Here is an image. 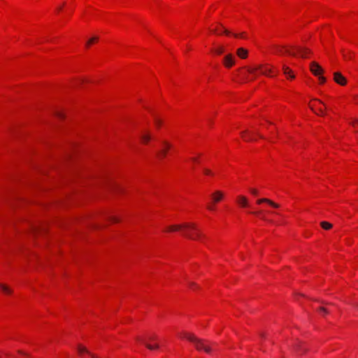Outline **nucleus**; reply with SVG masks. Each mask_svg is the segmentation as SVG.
<instances>
[{"instance_id":"7c9ffc66","label":"nucleus","mask_w":358,"mask_h":358,"mask_svg":"<svg viewBox=\"0 0 358 358\" xmlns=\"http://www.w3.org/2000/svg\"><path fill=\"white\" fill-rule=\"evenodd\" d=\"M252 213H254L257 215H262L263 213L262 210H259V211L253 212Z\"/></svg>"},{"instance_id":"de8ad7c7","label":"nucleus","mask_w":358,"mask_h":358,"mask_svg":"<svg viewBox=\"0 0 358 358\" xmlns=\"http://www.w3.org/2000/svg\"><path fill=\"white\" fill-rule=\"evenodd\" d=\"M357 307H358V305H357Z\"/></svg>"},{"instance_id":"7ed1b4c3","label":"nucleus","mask_w":358,"mask_h":358,"mask_svg":"<svg viewBox=\"0 0 358 358\" xmlns=\"http://www.w3.org/2000/svg\"><path fill=\"white\" fill-rule=\"evenodd\" d=\"M247 71L248 73L254 76H257V72H259V74L269 76V73L271 72V69L264 65H257L253 67H247Z\"/></svg>"},{"instance_id":"a18cd8bd","label":"nucleus","mask_w":358,"mask_h":358,"mask_svg":"<svg viewBox=\"0 0 358 358\" xmlns=\"http://www.w3.org/2000/svg\"><path fill=\"white\" fill-rule=\"evenodd\" d=\"M141 341H142V343H144L145 344L146 343H145V342H144V341H143L142 339H141Z\"/></svg>"},{"instance_id":"72a5a7b5","label":"nucleus","mask_w":358,"mask_h":358,"mask_svg":"<svg viewBox=\"0 0 358 358\" xmlns=\"http://www.w3.org/2000/svg\"><path fill=\"white\" fill-rule=\"evenodd\" d=\"M189 286H190L191 287H196V285L194 282H189Z\"/></svg>"},{"instance_id":"dca6fc26","label":"nucleus","mask_w":358,"mask_h":358,"mask_svg":"<svg viewBox=\"0 0 358 358\" xmlns=\"http://www.w3.org/2000/svg\"><path fill=\"white\" fill-rule=\"evenodd\" d=\"M282 70H283V73L285 75H287V76L289 75L292 79L294 78V75L292 74V70L288 66L284 65L282 66Z\"/></svg>"},{"instance_id":"58836bf2","label":"nucleus","mask_w":358,"mask_h":358,"mask_svg":"<svg viewBox=\"0 0 358 358\" xmlns=\"http://www.w3.org/2000/svg\"><path fill=\"white\" fill-rule=\"evenodd\" d=\"M18 352H19L20 354H22V355H26L25 353H24L23 352H22L21 350H19V351H18Z\"/></svg>"},{"instance_id":"0eeeda50","label":"nucleus","mask_w":358,"mask_h":358,"mask_svg":"<svg viewBox=\"0 0 358 358\" xmlns=\"http://www.w3.org/2000/svg\"><path fill=\"white\" fill-rule=\"evenodd\" d=\"M334 80L341 85H345L347 83L346 78L340 72L334 73Z\"/></svg>"},{"instance_id":"6e6552de","label":"nucleus","mask_w":358,"mask_h":358,"mask_svg":"<svg viewBox=\"0 0 358 358\" xmlns=\"http://www.w3.org/2000/svg\"><path fill=\"white\" fill-rule=\"evenodd\" d=\"M292 48L294 50H295L299 53L300 57H303V58L306 57L307 55L310 52V50L306 48L297 46V47H292Z\"/></svg>"},{"instance_id":"c756f323","label":"nucleus","mask_w":358,"mask_h":358,"mask_svg":"<svg viewBox=\"0 0 358 358\" xmlns=\"http://www.w3.org/2000/svg\"><path fill=\"white\" fill-rule=\"evenodd\" d=\"M250 192H251L253 195H257V194H258V191H257V189H254V188L250 189Z\"/></svg>"},{"instance_id":"9d476101","label":"nucleus","mask_w":358,"mask_h":358,"mask_svg":"<svg viewBox=\"0 0 358 358\" xmlns=\"http://www.w3.org/2000/svg\"><path fill=\"white\" fill-rule=\"evenodd\" d=\"M266 203L268 205H270L271 206L273 207V208H279V205L275 202H273V201L268 199H266V198H264V199H259L257 201V204H261V203Z\"/></svg>"},{"instance_id":"423d86ee","label":"nucleus","mask_w":358,"mask_h":358,"mask_svg":"<svg viewBox=\"0 0 358 358\" xmlns=\"http://www.w3.org/2000/svg\"><path fill=\"white\" fill-rule=\"evenodd\" d=\"M234 59L235 57L233 55L228 54L224 57L223 64L226 67L230 68L235 64Z\"/></svg>"},{"instance_id":"6ab92c4d","label":"nucleus","mask_w":358,"mask_h":358,"mask_svg":"<svg viewBox=\"0 0 358 358\" xmlns=\"http://www.w3.org/2000/svg\"><path fill=\"white\" fill-rule=\"evenodd\" d=\"M321 227L326 230L330 229L332 227V224L329 222L323 221L320 223Z\"/></svg>"},{"instance_id":"20e7f679","label":"nucleus","mask_w":358,"mask_h":358,"mask_svg":"<svg viewBox=\"0 0 358 358\" xmlns=\"http://www.w3.org/2000/svg\"><path fill=\"white\" fill-rule=\"evenodd\" d=\"M322 105L324 104L321 101L316 100L315 103L310 104V108L317 115H324V109L322 107Z\"/></svg>"},{"instance_id":"4468645a","label":"nucleus","mask_w":358,"mask_h":358,"mask_svg":"<svg viewBox=\"0 0 358 358\" xmlns=\"http://www.w3.org/2000/svg\"><path fill=\"white\" fill-rule=\"evenodd\" d=\"M276 52H278L279 54H282V53L285 52V53H287V54H289L290 55H292V56H295L296 55L295 52H292V51H290L289 50H288L287 48H286L285 47H278V48H277Z\"/></svg>"},{"instance_id":"c85d7f7f","label":"nucleus","mask_w":358,"mask_h":358,"mask_svg":"<svg viewBox=\"0 0 358 358\" xmlns=\"http://www.w3.org/2000/svg\"><path fill=\"white\" fill-rule=\"evenodd\" d=\"M109 220L111 221V222H117L119 221V220L115 217H113V216H111L109 217Z\"/></svg>"},{"instance_id":"5701e85b","label":"nucleus","mask_w":358,"mask_h":358,"mask_svg":"<svg viewBox=\"0 0 358 358\" xmlns=\"http://www.w3.org/2000/svg\"><path fill=\"white\" fill-rule=\"evenodd\" d=\"M145 345H146V347L149 350H155V349H158L159 348V345H152L149 344V343H145Z\"/></svg>"},{"instance_id":"f03ea898","label":"nucleus","mask_w":358,"mask_h":358,"mask_svg":"<svg viewBox=\"0 0 358 358\" xmlns=\"http://www.w3.org/2000/svg\"><path fill=\"white\" fill-rule=\"evenodd\" d=\"M180 229H186L189 231H192L194 233H188L186 234L187 237L192 239H197L201 236V234L196 229V226L194 224L185 223L183 224L178 225H171L168 227V231H178Z\"/></svg>"},{"instance_id":"f8f14e48","label":"nucleus","mask_w":358,"mask_h":358,"mask_svg":"<svg viewBox=\"0 0 358 358\" xmlns=\"http://www.w3.org/2000/svg\"><path fill=\"white\" fill-rule=\"evenodd\" d=\"M294 351L297 353V354H301L302 352H304L307 350L306 348H304L303 346H302V343L301 342H297L296 343L294 344Z\"/></svg>"},{"instance_id":"e433bc0d","label":"nucleus","mask_w":358,"mask_h":358,"mask_svg":"<svg viewBox=\"0 0 358 358\" xmlns=\"http://www.w3.org/2000/svg\"><path fill=\"white\" fill-rule=\"evenodd\" d=\"M148 340H149V341H153V340H155V337H153V336H150V337L148 338Z\"/></svg>"},{"instance_id":"393cba45","label":"nucleus","mask_w":358,"mask_h":358,"mask_svg":"<svg viewBox=\"0 0 358 358\" xmlns=\"http://www.w3.org/2000/svg\"><path fill=\"white\" fill-rule=\"evenodd\" d=\"M98 40V37H92L87 42V47H88L90 44H92L93 42H95Z\"/></svg>"},{"instance_id":"c03bdc74","label":"nucleus","mask_w":358,"mask_h":358,"mask_svg":"<svg viewBox=\"0 0 358 358\" xmlns=\"http://www.w3.org/2000/svg\"><path fill=\"white\" fill-rule=\"evenodd\" d=\"M262 218L263 220H266V218L264 217V216H262Z\"/></svg>"},{"instance_id":"f257e3e1","label":"nucleus","mask_w":358,"mask_h":358,"mask_svg":"<svg viewBox=\"0 0 358 358\" xmlns=\"http://www.w3.org/2000/svg\"><path fill=\"white\" fill-rule=\"evenodd\" d=\"M182 336L185 338L192 342L194 345L197 350H203L206 353L211 352L212 348L209 344H208V342L206 341L200 339L196 337L194 334L186 332L184 333Z\"/></svg>"},{"instance_id":"ddd939ff","label":"nucleus","mask_w":358,"mask_h":358,"mask_svg":"<svg viewBox=\"0 0 358 358\" xmlns=\"http://www.w3.org/2000/svg\"><path fill=\"white\" fill-rule=\"evenodd\" d=\"M237 202L242 206V207H248L249 206L248 199L244 196H238L237 198Z\"/></svg>"},{"instance_id":"9b49d317","label":"nucleus","mask_w":358,"mask_h":358,"mask_svg":"<svg viewBox=\"0 0 358 358\" xmlns=\"http://www.w3.org/2000/svg\"><path fill=\"white\" fill-rule=\"evenodd\" d=\"M224 194L221 191H216L212 194V199L213 203L219 202L223 198Z\"/></svg>"},{"instance_id":"473e14b6","label":"nucleus","mask_w":358,"mask_h":358,"mask_svg":"<svg viewBox=\"0 0 358 358\" xmlns=\"http://www.w3.org/2000/svg\"><path fill=\"white\" fill-rule=\"evenodd\" d=\"M190 159L193 162H198V161H199L197 157H192Z\"/></svg>"},{"instance_id":"a211bd4d","label":"nucleus","mask_w":358,"mask_h":358,"mask_svg":"<svg viewBox=\"0 0 358 358\" xmlns=\"http://www.w3.org/2000/svg\"><path fill=\"white\" fill-rule=\"evenodd\" d=\"M0 289L7 294H11L13 291L10 289L7 285L3 284H0Z\"/></svg>"},{"instance_id":"4be33fe9","label":"nucleus","mask_w":358,"mask_h":358,"mask_svg":"<svg viewBox=\"0 0 358 358\" xmlns=\"http://www.w3.org/2000/svg\"><path fill=\"white\" fill-rule=\"evenodd\" d=\"M318 311L321 313H322L323 315H326V314H328L329 313V311L328 310L323 307V306H321L318 308Z\"/></svg>"},{"instance_id":"b1692460","label":"nucleus","mask_w":358,"mask_h":358,"mask_svg":"<svg viewBox=\"0 0 358 358\" xmlns=\"http://www.w3.org/2000/svg\"><path fill=\"white\" fill-rule=\"evenodd\" d=\"M215 52L217 55H221V54H222L224 52V48L223 47H218L217 48H216L215 50Z\"/></svg>"},{"instance_id":"37998d69","label":"nucleus","mask_w":358,"mask_h":358,"mask_svg":"<svg viewBox=\"0 0 358 358\" xmlns=\"http://www.w3.org/2000/svg\"><path fill=\"white\" fill-rule=\"evenodd\" d=\"M62 9V6H59V8H58V10H60Z\"/></svg>"},{"instance_id":"49530a36","label":"nucleus","mask_w":358,"mask_h":358,"mask_svg":"<svg viewBox=\"0 0 358 358\" xmlns=\"http://www.w3.org/2000/svg\"><path fill=\"white\" fill-rule=\"evenodd\" d=\"M357 307H358V305H357Z\"/></svg>"},{"instance_id":"f3484780","label":"nucleus","mask_w":358,"mask_h":358,"mask_svg":"<svg viewBox=\"0 0 358 358\" xmlns=\"http://www.w3.org/2000/svg\"><path fill=\"white\" fill-rule=\"evenodd\" d=\"M141 138L143 143H147L151 139V136L148 133H143L141 135Z\"/></svg>"},{"instance_id":"ea45409f","label":"nucleus","mask_w":358,"mask_h":358,"mask_svg":"<svg viewBox=\"0 0 358 358\" xmlns=\"http://www.w3.org/2000/svg\"><path fill=\"white\" fill-rule=\"evenodd\" d=\"M324 303L326 304V305H329V304L331 305L332 304V303Z\"/></svg>"},{"instance_id":"2f4dec72","label":"nucleus","mask_w":358,"mask_h":358,"mask_svg":"<svg viewBox=\"0 0 358 358\" xmlns=\"http://www.w3.org/2000/svg\"><path fill=\"white\" fill-rule=\"evenodd\" d=\"M208 209L210 210H214V206L213 204H210L207 206Z\"/></svg>"},{"instance_id":"a878e982","label":"nucleus","mask_w":358,"mask_h":358,"mask_svg":"<svg viewBox=\"0 0 358 358\" xmlns=\"http://www.w3.org/2000/svg\"><path fill=\"white\" fill-rule=\"evenodd\" d=\"M320 83L323 84L326 82V78L322 75L317 76Z\"/></svg>"},{"instance_id":"f704fd0d","label":"nucleus","mask_w":358,"mask_h":358,"mask_svg":"<svg viewBox=\"0 0 358 358\" xmlns=\"http://www.w3.org/2000/svg\"><path fill=\"white\" fill-rule=\"evenodd\" d=\"M234 36H235V37H239V36H240V37H243V34H240V35H238V34H234Z\"/></svg>"},{"instance_id":"1a4fd4ad","label":"nucleus","mask_w":358,"mask_h":358,"mask_svg":"<svg viewBox=\"0 0 358 358\" xmlns=\"http://www.w3.org/2000/svg\"><path fill=\"white\" fill-rule=\"evenodd\" d=\"M163 148L159 152V157L160 158H164L166 155L167 150L171 148V145L166 141H163Z\"/></svg>"},{"instance_id":"cd10ccee","label":"nucleus","mask_w":358,"mask_h":358,"mask_svg":"<svg viewBox=\"0 0 358 358\" xmlns=\"http://www.w3.org/2000/svg\"><path fill=\"white\" fill-rule=\"evenodd\" d=\"M203 172L206 175H212V171L208 169H204Z\"/></svg>"},{"instance_id":"412c9836","label":"nucleus","mask_w":358,"mask_h":358,"mask_svg":"<svg viewBox=\"0 0 358 358\" xmlns=\"http://www.w3.org/2000/svg\"><path fill=\"white\" fill-rule=\"evenodd\" d=\"M247 132H248L247 131H245L242 132V133H241V136H242V137H243V139H244L245 141H252V137H251V136H247L245 135V134H246Z\"/></svg>"},{"instance_id":"39448f33","label":"nucleus","mask_w":358,"mask_h":358,"mask_svg":"<svg viewBox=\"0 0 358 358\" xmlns=\"http://www.w3.org/2000/svg\"><path fill=\"white\" fill-rule=\"evenodd\" d=\"M310 70L312 72V73L315 76L322 75V73H324V69L318 63L315 62H313L310 63Z\"/></svg>"},{"instance_id":"aec40b11","label":"nucleus","mask_w":358,"mask_h":358,"mask_svg":"<svg viewBox=\"0 0 358 358\" xmlns=\"http://www.w3.org/2000/svg\"><path fill=\"white\" fill-rule=\"evenodd\" d=\"M343 58L346 60L351 59L352 57V55L350 52H343Z\"/></svg>"},{"instance_id":"4c0bfd02","label":"nucleus","mask_w":358,"mask_h":358,"mask_svg":"<svg viewBox=\"0 0 358 358\" xmlns=\"http://www.w3.org/2000/svg\"><path fill=\"white\" fill-rule=\"evenodd\" d=\"M224 32L226 34H229V31L227 29H224Z\"/></svg>"},{"instance_id":"79ce46f5","label":"nucleus","mask_w":358,"mask_h":358,"mask_svg":"<svg viewBox=\"0 0 358 358\" xmlns=\"http://www.w3.org/2000/svg\"><path fill=\"white\" fill-rule=\"evenodd\" d=\"M258 135H259V136L260 138H264L262 135H259V134H258Z\"/></svg>"},{"instance_id":"a19ab883","label":"nucleus","mask_w":358,"mask_h":358,"mask_svg":"<svg viewBox=\"0 0 358 358\" xmlns=\"http://www.w3.org/2000/svg\"><path fill=\"white\" fill-rule=\"evenodd\" d=\"M136 339L140 341H141V338H140L139 337H138Z\"/></svg>"},{"instance_id":"2eb2a0df","label":"nucleus","mask_w":358,"mask_h":358,"mask_svg":"<svg viewBox=\"0 0 358 358\" xmlns=\"http://www.w3.org/2000/svg\"><path fill=\"white\" fill-rule=\"evenodd\" d=\"M237 55L239 57H241L242 59H245L248 56V51H247V50H245L243 48H240L237 50Z\"/></svg>"},{"instance_id":"bb28decb","label":"nucleus","mask_w":358,"mask_h":358,"mask_svg":"<svg viewBox=\"0 0 358 358\" xmlns=\"http://www.w3.org/2000/svg\"><path fill=\"white\" fill-rule=\"evenodd\" d=\"M155 123L159 127L162 124V121L158 118H155Z\"/></svg>"},{"instance_id":"c9c22d12","label":"nucleus","mask_w":358,"mask_h":358,"mask_svg":"<svg viewBox=\"0 0 358 358\" xmlns=\"http://www.w3.org/2000/svg\"><path fill=\"white\" fill-rule=\"evenodd\" d=\"M57 115L58 117H62L63 115H62L61 113H59V112H58V113H57Z\"/></svg>"}]
</instances>
